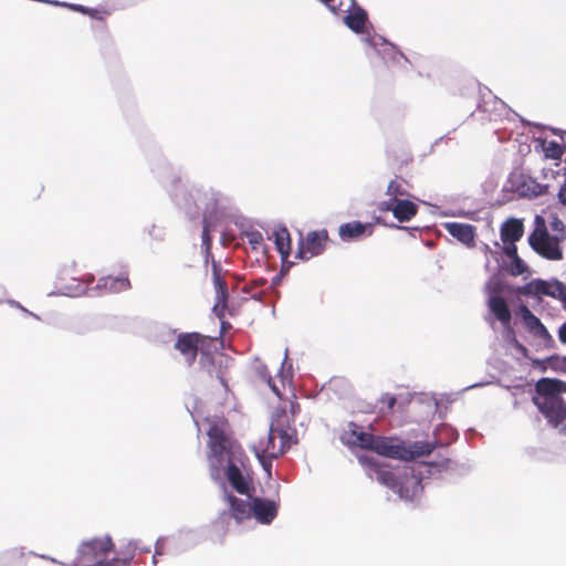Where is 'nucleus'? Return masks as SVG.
<instances>
[{
    "instance_id": "obj_1",
    "label": "nucleus",
    "mask_w": 566,
    "mask_h": 566,
    "mask_svg": "<svg viewBox=\"0 0 566 566\" xmlns=\"http://www.w3.org/2000/svg\"><path fill=\"white\" fill-rule=\"evenodd\" d=\"M342 441L349 447L370 450L379 455L403 461H412L417 458L429 455L434 449V446L429 442L416 441L406 444L395 438L375 436L361 431L360 428L353 422H350L348 429L344 431Z\"/></svg>"
},
{
    "instance_id": "obj_2",
    "label": "nucleus",
    "mask_w": 566,
    "mask_h": 566,
    "mask_svg": "<svg viewBox=\"0 0 566 566\" xmlns=\"http://www.w3.org/2000/svg\"><path fill=\"white\" fill-rule=\"evenodd\" d=\"M300 411L301 407L296 400H285L275 409L263 448L268 457L277 458L297 442V432L293 423Z\"/></svg>"
},
{
    "instance_id": "obj_3",
    "label": "nucleus",
    "mask_w": 566,
    "mask_h": 566,
    "mask_svg": "<svg viewBox=\"0 0 566 566\" xmlns=\"http://www.w3.org/2000/svg\"><path fill=\"white\" fill-rule=\"evenodd\" d=\"M534 405L554 428L566 430V381L556 378H541L535 384Z\"/></svg>"
},
{
    "instance_id": "obj_4",
    "label": "nucleus",
    "mask_w": 566,
    "mask_h": 566,
    "mask_svg": "<svg viewBox=\"0 0 566 566\" xmlns=\"http://www.w3.org/2000/svg\"><path fill=\"white\" fill-rule=\"evenodd\" d=\"M527 241L533 251L545 260L560 261L564 258L562 244L565 240L551 233L544 218L541 216H536L535 227Z\"/></svg>"
},
{
    "instance_id": "obj_5",
    "label": "nucleus",
    "mask_w": 566,
    "mask_h": 566,
    "mask_svg": "<svg viewBox=\"0 0 566 566\" xmlns=\"http://www.w3.org/2000/svg\"><path fill=\"white\" fill-rule=\"evenodd\" d=\"M113 549L114 543L109 536L83 542L77 549L76 559L70 566H105Z\"/></svg>"
},
{
    "instance_id": "obj_6",
    "label": "nucleus",
    "mask_w": 566,
    "mask_h": 566,
    "mask_svg": "<svg viewBox=\"0 0 566 566\" xmlns=\"http://www.w3.org/2000/svg\"><path fill=\"white\" fill-rule=\"evenodd\" d=\"M208 457L212 464L218 468L223 462H231L235 454V443L218 423L210 426L208 432Z\"/></svg>"
},
{
    "instance_id": "obj_7",
    "label": "nucleus",
    "mask_w": 566,
    "mask_h": 566,
    "mask_svg": "<svg viewBox=\"0 0 566 566\" xmlns=\"http://www.w3.org/2000/svg\"><path fill=\"white\" fill-rule=\"evenodd\" d=\"M518 293L525 296H549L566 303V285L558 280L545 281L535 279L518 289Z\"/></svg>"
},
{
    "instance_id": "obj_8",
    "label": "nucleus",
    "mask_w": 566,
    "mask_h": 566,
    "mask_svg": "<svg viewBox=\"0 0 566 566\" xmlns=\"http://www.w3.org/2000/svg\"><path fill=\"white\" fill-rule=\"evenodd\" d=\"M329 240L326 229L308 231L305 237H302L297 243L296 259L308 261L314 256L321 255Z\"/></svg>"
},
{
    "instance_id": "obj_9",
    "label": "nucleus",
    "mask_w": 566,
    "mask_h": 566,
    "mask_svg": "<svg viewBox=\"0 0 566 566\" xmlns=\"http://www.w3.org/2000/svg\"><path fill=\"white\" fill-rule=\"evenodd\" d=\"M210 338L200 333H181L175 343V349L185 358L188 366H192L197 359L198 353H205L206 345Z\"/></svg>"
},
{
    "instance_id": "obj_10",
    "label": "nucleus",
    "mask_w": 566,
    "mask_h": 566,
    "mask_svg": "<svg viewBox=\"0 0 566 566\" xmlns=\"http://www.w3.org/2000/svg\"><path fill=\"white\" fill-rule=\"evenodd\" d=\"M359 463L368 470L371 479H376L380 484L394 491L397 488L399 472L396 473L389 469L385 463H380L376 458L370 455H359Z\"/></svg>"
},
{
    "instance_id": "obj_11",
    "label": "nucleus",
    "mask_w": 566,
    "mask_h": 566,
    "mask_svg": "<svg viewBox=\"0 0 566 566\" xmlns=\"http://www.w3.org/2000/svg\"><path fill=\"white\" fill-rule=\"evenodd\" d=\"M226 501L229 504V511L219 514L218 518L213 522L214 526L220 525L223 527L230 517L241 523L252 516V502L239 499L231 493L226 494Z\"/></svg>"
},
{
    "instance_id": "obj_12",
    "label": "nucleus",
    "mask_w": 566,
    "mask_h": 566,
    "mask_svg": "<svg viewBox=\"0 0 566 566\" xmlns=\"http://www.w3.org/2000/svg\"><path fill=\"white\" fill-rule=\"evenodd\" d=\"M401 499L413 500L422 492L421 479L418 478L413 470L406 469L399 472L397 488L394 489Z\"/></svg>"
},
{
    "instance_id": "obj_13",
    "label": "nucleus",
    "mask_w": 566,
    "mask_h": 566,
    "mask_svg": "<svg viewBox=\"0 0 566 566\" xmlns=\"http://www.w3.org/2000/svg\"><path fill=\"white\" fill-rule=\"evenodd\" d=\"M378 208L380 211H390L399 222H408L418 213V206L408 198L395 202L382 201Z\"/></svg>"
},
{
    "instance_id": "obj_14",
    "label": "nucleus",
    "mask_w": 566,
    "mask_h": 566,
    "mask_svg": "<svg viewBox=\"0 0 566 566\" xmlns=\"http://www.w3.org/2000/svg\"><path fill=\"white\" fill-rule=\"evenodd\" d=\"M252 515L261 524H270L277 515V504L261 497L252 499Z\"/></svg>"
},
{
    "instance_id": "obj_15",
    "label": "nucleus",
    "mask_w": 566,
    "mask_h": 566,
    "mask_svg": "<svg viewBox=\"0 0 566 566\" xmlns=\"http://www.w3.org/2000/svg\"><path fill=\"white\" fill-rule=\"evenodd\" d=\"M521 317L525 328L535 337L543 340L551 339L547 328L543 325L537 316H535L526 305L520 308Z\"/></svg>"
},
{
    "instance_id": "obj_16",
    "label": "nucleus",
    "mask_w": 566,
    "mask_h": 566,
    "mask_svg": "<svg viewBox=\"0 0 566 566\" xmlns=\"http://www.w3.org/2000/svg\"><path fill=\"white\" fill-rule=\"evenodd\" d=\"M444 229L448 231L450 235L459 240L461 243L465 244L469 248H473L475 245V227L468 223H459V222H447L444 224Z\"/></svg>"
},
{
    "instance_id": "obj_17",
    "label": "nucleus",
    "mask_w": 566,
    "mask_h": 566,
    "mask_svg": "<svg viewBox=\"0 0 566 566\" xmlns=\"http://www.w3.org/2000/svg\"><path fill=\"white\" fill-rule=\"evenodd\" d=\"M524 234V224L522 220L510 218L505 220L500 228V237L503 243L517 242Z\"/></svg>"
},
{
    "instance_id": "obj_18",
    "label": "nucleus",
    "mask_w": 566,
    "mask_h": 566,
    "mask_svg": "<svg viewBox=\"0 0 566 566\" xmlns=\"http://www.w3.org/2000/svg\"><path fill=\"white\" fill-rule=\"evenodd\" d=\"M488 307L504 327L510 326L512 321V313L506 301L502 296L491 295L488 298Z\"/></svg>"
},
{
    "instance_id": "obj_19",
    "label": "nucleus",
    "mask_w": 566,
    "mask_h": 566,
    "mask_svg": "<svg viewBox=\"0 0 566 566\" xmlns=\"http://www.w3.org/2000/svg\"><path fill=\"white\" fill-rule=\"evenodd\" d=\"M411 184L402 178L401 176H395L387 186L386 196L388 197L387 201H398L401 199H407L410 197L409 189L411 188Z\"/></svg>"
},
{
    "instance_id": "obj_20",
    "label": "nucleus",
    "mask_w": 566,
    "mask_h": 566,
    "mask_svg": "<svg viewBox=\"0 0 566 566\" xmlns=\"http://www.w3.org/2000/svg\"><path fill=\"white\" fill-rule=\"evenodd\" d=\"M366 231L368 232L367 233L368 235H371L373 226L369 223H367V224L361 223L360 221H352V222L344 223L338 229L339 237L344 241L358 239L361 235H364L366 233Z\"/></svg>"
},
{
    "instance_id": "obj_21",
    "label": "nucleus",
    "mask_w": 566,
    "mask_h": 566,
    "mask_svg": "<svg viewBox=\"0 0 566 566\" xmlns=\"http://www.w3.org/2000/svg\"><path fill=\"white\" fill-rule=\"evenodd\" d=\"M226 476L230 485L240 494L249 495L250 486L249 481L243 476L241 470L234 463L228 462Z\"/></svg>"
},
{
    "instance_id": "obj_22",
    "label": "nucleus",
    "mask_w": 566,
    "mask_h": 566,
    "mask_svg": "<svg viewBox=\"0 0 566 566\" xmlns=\"http://www.w3.org/2000/svg\"><path fill=\"white\" fill-rule=\"evenodd\" d=\"M211 270H212V281L216 290V298H219V303L222 304L224 302H228L229 298V291H228V284L222 275V268L219 262L212 260L211 263Z\"/></svg>"
},
{
    "instance_id": "obj_23",
    "label": "nucleus",
    "mask_w": 566,
    "mask_h": 566,
    "mask_svg": "<svg viewBox=\"0 0 566 566\" xmlns=\"http://www.w3.org/2000/svg\"><path fill=\"white\" fill-rule=\"evenodd\" d=\"M97 289L111 293H118L130 289V282L127 276H103L98 280Z\"/></svg>"
},
{
    "instance_id": "obj_24",
    "label": "nucleus",
    "mask_w": 566,
    "mask_h": 566,
    "mask_svg": "<svg viewBox=\"0 0 566 566\" xmlns=\"http://www.w3.org/2000/svg\"><path fill=\"white\" fill-rule=\"evenodd\" d=\"M274 243L277 252L280 253L283 261H285L292 250V239L286 227H277L273 231Z\"/></svg>"
},
{
    "instance_id": "obj_25",
    "label": "nucleus",
    "mask_w": 566,
    "mask_h": 566,
    "mask_svg": "<svg viewBox=\"0 0 566 566\" xmlns=\"http://www.w3.org/2000/svg\"><path fill=\"white\" fill-rule=\"evenodd\" d=\"M137 551V544L128 542L120 547L118 555L108 562L105 566H129Z\"/></svg>"
},
{
    "instance_id": "obj_26",
    "label": "nucleus",
    "mask_w": 566,
    "mask_h": 566,
    "mask_svg": "<svg viewBox=\"0 0 566 566\" xmlns=\"http://www.w3.org/2000/svg\"><path fill=\"white\" fill-rule=\"evenodd\" d=\"M366 22L367 13L360 8L345 17L346 25L356 33L364 32Z\"/></svg>"
},
{
    "instance_id": "obj_27",
    "label": "nucleus",
    "mask_w": 566,
    "mask_h": 566,
    "mask_svg": "<svg viewBox=\"0 0 566 566\" xmlns=\"http://www.w3.org/2000/svg\"><path fill=\"white\" fill-rule=\"evenodd\" d=\"M542 151L545 158L560 160L565 153V147L556 140H542Z\"/></svg>"
},
{
    "instance_id": "obj_28",
    "label": "nucleus",
    "mask_w": 566,
    "mask_h": 566,
    "mask_svg": "<svg viewBox=\"0 0 566 566\" xmlns=\"http://www.w3.org/2000/svg\"><path fill=\"white\" fill-rule=\"evenodd\" d=\"M25 562V553L22 549L13 548L0 557V566H22Z\"/></svg>"
},
{
    "instance_id": "obj_29",
    "label": "nucleus",
    "mask_w": 566,
    "mask_h": 566,
    "mask_svg": "<svg viewBox=\"0 0 566 566\" xmlns=\"http://www.w3.org/2000/svg\"><path fill=\"white\" fill-rule=\"evenodd\" d=\"M522 192L526 196L538 197L548 192V186L542 185L530 177L523 181Z\"/></svg>"
},
{
    "instance_id": "obj_30",
    "label": "nucleus",
    "mask_w": 566,
    "mask_h": 566,
    "mask_svg": "<svg viewBox=\"0 0 566 566\" xmlns=\"http://www.w3.org/2000/svg\"><path fill=\"white\" fill-rule=\"evenodd\" d=\"M243 238L250 244L252 251L264 252L266 250L263 234L259 230H249L243 233Z\"/></svg>"
},
{
    "instance_id": "obj_31",
    "label": "nucleus",
    "mask_w": 566,
    "mask_h": 566,
    "mask_svg": "<svg viewBox=\"0 0 566 566\" xmlns=\"http://www.w3.org/2000/svg\"><path fill=\"white\" fill-rule=\"evenodd\" d=\"M510 261L511 262L509 264L507 270L511 275L520 276V275H523L524 273L528 272L527 264L520 256L513 258Z\"/></svg>"
},
{
    "instance_id": "obj_32",
    "label": "nucleus",
    "mask_w": 566,
    "mask_h": 566,
    "mask_svg": "<svg viewBox=\"0 0 566 566\" xmlns=\"http://www.w3.org/2000/svg\"><path fill=\"white\" fill-rule=\"evenodd\" d=\"M548 230L551 233L566 240V226L559 218L554 217L551 220Z\"/></svg>"
},
{
    "instance_id": "obj_33",
    "label": "nucleus",
    "mask_w": 566,
    "mask_h": 566,
    "mask_svg": "<svg viewBox=\"0 0 566 566\" xmlns=\"http://www.w3.org/2000/svg\"><path fill=\"white\" fill-rule=\"evenodd\" d=\"M268 283V281L263 277H260V279H255V280H252L251 282H249L247 285H244L243 287V292L245 293H250L252 292L254 289H259V287H263L265 286Z\"/></svg>"
},
{
    "instance_id": "obj_34",
    "label": "nucleus",
    "mask_w": 566,
    "mask_h": 566,
    "mask_svg": "<svg viewBox=\"0 0 566 566\" xmlns=\"http://www.w3.org/2000/svg\"><path fill=\"white\" fill-rule=\"evenodd\" d=\"M503 253L511 260L518 256L516 242L504 243Z\"/></svg>"
},
{
    "instance_id": "obj_35",
    "label": "nucleus",
    "mask_w": 566,
    "mask_h": 566,
    "mask_svg": "<svg viewBox=\"0 0 566 566\" xmlns=\"http://www.w3.org/2000/svg\"><path fill=\"white\" fill-rule=\"evenodd\" d=\"M202 243L206 247L207 253L209 254L210 248H211V237H210L209 227L207 223H205L203 230H202Z\"/></svg>"
},
{
    "instance_id": "obj_36",
    "label": "nucleus",
    "mask_w": 566,
    "mask_h": 566,
    "mask_svg": "<svg viewBox=\"0 0 566 566\" xmlns=\"http://www.w3.org/2000/svg\"><path fill=\"white\" fill-rule=\"evenodd\" d=\"M227 303L228 302H224L222 304L219 303V298H216V303L213 305V312L214 314L219 317V318H223L224 317V311L227 308Z\"/></svg>"
},
{
    "instance_id": "obj_37",
    "label": "nucleus",
    "mask_w": 566,
    "mask_h": 566,
    "mask_svg": "<svg viewBox=\"0 0 566 566\" xmlns=\"http://www.w3.org/2000/svg\"><path fill=\"white\" fill-rule=\"evenodd\" d=\"M558 202L566 207V178L564 184L559 187V190L557 192Z\"/></svg>"
},
{
    "instance_id": "obj_38",
    "label": "nucleus",
    "mask_w": 566,
    "mask_h": 566,
    "mask_svg": "<svg viewBox=\"0 0 566 566\" xmlns=\"http://www.w3.org/2000/svg\"><path fill=\"white\" fill-rule=\"evenodd\" d=\"M381 401L385 402L387 405V408L388 410H392V408L395 407L396 402H397V399L395 396L392 395H389V394H386L384 395V397L381 398Z\"/></svg>"
},
{
    "instance_id": "obj_39",
    "label": "nucleus",
    "mask_w": 566,
    "mask_h": 566,
    "mask_svg": "<svg viewBox=\"0 0 566 566\" xmlns=\"http://www.w3.org/2000/svg\"><path fill=\"white\" fill-rule=\"evenodd\" d=\"M103 13L102 11L97 10V9H92V8H88V12H86L85 14L94 18V19H98V20H103Z\"/></svg>"
},
{
    "instance_id": "obj_40",
    "label": "nucleus",
    "mask_w": 566,
    "mask_h": 566,
    "mask_svg": "<svg viewBox=\"0 0 566 566\" xmlns=\"http://www.w3.org/2000/svg\"><path fill=\"white\" fill-rule=\"evenodd\" d=\"M559 340L566 344V322L559 327L558 331Z\"/></svg>"
},
{
    "instance_id": "obj_41",
    "label": "nucleus",
    "mask_w": 566,
    "mask_h": 566,
    "mask_svg": "<svg viewBox=\"0 0 566 566\" xmlns=\"http://www.w3.org/2000/svg\"><path fill=\"white\" fill-rule=\"evenodd\" d=\"M70 8H72L74 11L81 12L83 14L88 12V8L84 7V6H81V4H71Z\"/></svg>"
},
{
    "instance_id": "obj_42",
    "label": "nucleus",
    "mask_w": 566,
    "mask_h": 566,
    "mask_svg": "<svg viewBox=\"0 0 566 566\" xmlns=\"http://www.w3.org/2000/svg\"><path fill=\"white\" fill-rule=\"evenodd\" d=\"M164 551H165V545H164V543H159V542H157V543H156V548H155V554H156V555H163V554H164Z\"/></svg>"
},
{
    "instance_id": "obj_43",
    "label": "nucleus",
    "mask_w": 566,
    "mask_h": 566,
    "mask_svg": "<svg viewBox=\"0 0 566 566\" xmlns=\"http://www.w3.org/2000/svg\"><path fill=\"white\" fill-rule=\"evenodd\" d=\"M268 384L271 387V389L273 390V392L276 394L277 396H280V391H279L277 387L274 384H272L271 378L268 379Z\"/></svg>"
},
{
    "instance_id": "obj_44",
    "label": "nucleus",
    "mask_w": 566,
    "mask_h": 566,
    "mask_svg": "<svg viewBox=\"0 0 566 566\" xmlns=\"http://www.w3.org/2000/svg\"><path fill=\"white\" fill-rule=\"evenodd\" d=\"M262 296H263V292H259V293H255L252 295L253 298L259 300V301L262 300Z\"/></svg>"
},
{
    "instance_id": "obj_45",
    "label": "nucleus",
    "mask_w": 566,
    "mask_h": 566,
    "mask_svg": "<svg viewBox=\"0 0 566 566\" xmlns=\"http://www.w3.org/2000/svg\"><path fill=\"white\" fill-rule=\"evenodd\" d=\"M157 556H158V555H156V554H154V556H153V564H154V565H157V563H158V562H157Z\"/></svg>"
},
{
    "instance_id": "obj_46",
    "label": "nucleus",
    "mask_w": 566,
    "mask_h": 566,
    "mask_svg": "<svg viewBox=\"0 0 566 566\" xmlns=\"http://www.w3.org/2000/svg\"><path fill=\"white\" fill-rule=\"evenodd\" d=\"M322 2H324L325 4L327 6H331V3L334 1V0H321Z\"/></svg>"
},
{
    "instance_id": "obj_47",
    "label": "nucleus",
    "mask_w": 566,
    "mask_h": 566,
    "mask_svg": "<svg viewBox=\"0 0 566 566\" xmlns=\"http://www.w3.org/2000/svg\"><path fill=\"white\" fill-rule=\"evenodd\" d=\"M277 281H279V277H277V276H275V277H274V280H273V284H276V283H277Z\"/></svg>"
}]
</instances>
